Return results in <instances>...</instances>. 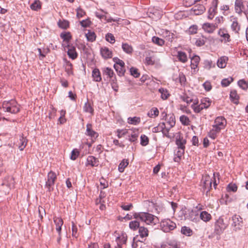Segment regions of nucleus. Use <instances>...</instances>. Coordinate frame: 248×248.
Returning <instances> with one entry per match:
<instances>
[{
  "label": "nucleus",
  "mask_w": 248,
  "mask_h": 248,
  "mask_svg": "<svg viewBox=\"0 0 248 248\" xmlns=\"http://www.w3.org/2000/svg\"><path fill=\"white\" fill-rule=\"evenodd\" d=\"M227 125V120L223 116L217 117L214 120L212 128L208 132V136L215 140L220 131L225 129Z\"/></svg>",
  "instance_id": "obj_1"
},
{
  "label": "nucleus",
  "mask_w": 248,
  "mask_h": 248,
  "mask_svg": "<svg viewBox=\"0 0 248 248\" xmlns=\"http://www.w3.org/2000/svg\"><path fill=\"white\" fill-rule=\"evenodd\" d=\"M133 216L134 218L136 219H139L147 225H155L159 221L157 217L148 213H135Z\"/></svg>",
  "instance_id": "obj_2"
},
{
  "label": "nucleus",
  "mask_w": 248,
  "mask_h": 248,
  "mask_svg": "<svg viewBox=\"0 0 248 248\" xmlns=\"http://www.w3.org/2000/svg\"><path fill=\"white\" fill-rule=\"evenodd\" d=\"M1 108L5 112L12 114H16L20 110V106L14 99L4 101L2 104Z\"/></svg>",
  "instance_id": "obj_3"
},
{
  "label": "nucleus",
  "mask_w": 248,
  "mask_h": 248,
  "mask_svg": "<svg viewBox=\"0 0 248 248\" xmlns=\"http://www.w3.org/2000/svg\"><path fill=\"white\" fill-rule=\"evenodd\" d=\"M235 10L238 14L244 13L248 20V2L236 0L235 2Z\"/></svg>",
  "instance_id": "obj_4"
},
{
  "label": "nucleus",
  "mask_w": 248,
  "mask_h": 248,
  "mask_svg": "<svg viewBox=\"0 0 248 248\" xmlns=\"http://www.w3.org/2000/svg\"><path fill=\"white\" fill-rule=\"evenodd\" d=\"M113 61L115 62L114 68L118 74L120 76H124L125 72V63L124 62L117 57L114 58Z\"/></svg>",
  "instance_id": "obj_5"
},
{
  "label": "nucleus",
  "mask_w": 248,
  "mask_h": 248,
  "mask_svg": "<svg viewBox=\"0 0 248 248\" xmlns=\"http://www.w3.org/2000/svg\"><path fill=\"white\" fill-rule=\"evenodd\" d=\"M56 180L57 175L56 173L53 171H49L47 174L45 185L46 187L48 189L49 191L53 190V186L54 185Z\"/></svg>",
  "instance_id": "obj_6"
},
{
  "label": "nucleus",
  "mask_w": 248,
  "mask_h": 248,
  "mask_svg": "<svg viewBox=\"0 0 248 248\" xmlns=\"http://www.w3.org/2000/svg\"><path fill=\"white\" fill-rule=\"evenodd\" d=\"M162 230L166 232L173 230L176 227V224L169 219H164L160 222Z\"/></svg>",
  "instance_id": "obj_7"
},
{
  "label": "nucleus",
  "mask_w": 248,
  "mask_h": 248,
  "mask_svg": "<svg viewBox=\"0 0 248 248\" xmlns=\"http://www.w3.org/2000/svg\"><path fill=\"white\" fill-rule=\"evenodd\" d=\"M217 34L220 37L221 42L226 44L231 41V38L227 29L225 28H220L217 31Z\"/></svg>",
  "instance_id": "obj_8"
},
{
  "label": "nucleus",
  "mask_w": 248,
  "mask_h": 248,
  "mask_svg": "<svg viewBox=\"0 0 248 248\" xmlns=\"http://www.w3.org/2000/svg\"><path fill=\"white\" fill-rule=\"evenodd\" d=\"M202 28L205 32L208 34H212L217 29V23L206 22L202 25Z\"/></svg>",
  "instance_id": "obj_9"
},
{
  "label": "nucleus",
  "mask_w": 248,
  "mask_h": 248,
  "mask_svg": "<svg viewBox=\"0 0 248 248\" xmlns=\"http://www.w3.org/2000/svg\"><path fill=\"white\" fill-rule=\"evenodd\" d=\"M85 134L90 137L93 142H94L98 137V133L93 130L92 125L91 124H87Z\"/></svg>",
  "instance_id": "obj_10"
},
{
  "label": "nucleus",
  "mask_w": 248,
  "mask_h": 248,
  "mask_svg": "<svg viewBox=\"0 0 248 248\" xmlns=\"http://www.w3.org/2000/svg\"><path fill=\"white\" fill-rule=\"evenodd\" d=\"M161 248H179L178 241L174 239H167L161 245Z\"/></svg>",
  "instance_id": "obj_11"
},
{
  "label": "nucleus",
  "mask_w": 248,
  "mask_h": 248,
  "mask_svg": "<svg viewBox=\"0 0 248 248\" xmlns=\"http://www.w3.org/2000/svg\"><path fill=\"white\" fill-rule=\"evenodd\" d=\"M232 225L233 226L235 230H239L242 226L243 220L239 215H235L232 217Z\"/></svg>",
  "instance_id": "obj_12"
},
{
  "label": "nucleus",
  "mask_w": 248,
  "mask_h": 248,
  "mask_svg": "<svg viewBox=\"0 0 248 248\" xmlns=\"http://www.w3.org/2000/svg\"><path fill=\"white\" fill-rule=\"evenodd\" d=\"M99 161L98 158L93 156L90 155L88 156L85 165L86 166H90L92 167H97L99 165Z\"/></svg>",
  "instance_id": "obj_13"
},
{
  "label": "nucleus",
  "mask_w": 248,
  "mask_h": 248,
  "mask_svg": "<svg viewBox=\"0 0 248 248\" xmlns=\"http://www.w3.org/2000/svg\"><path fill=\"white\" fill-rule=\"evenodd\" d=\"M117 246L115 248H123V245H125L127 241V235L126 234H122L116 239Z\"/></svg>",
  "instance_id": "obj_14"
},
{
  "label": "nucleus",
  "mask_w": 248,
  "mask_h": 248,
  "mask_svg": "<svg viewBox=\"0 0 248 248\" xmlns=\"http://www.w3.org/2000/svg\"><path fill=\"white\" fill-rule=\"evenodd\" d=\"M53 219L56 226V230L60 235L61 233L62 226L63 224V220L61 217L56 216H54Z\"/></svg>",
  "instance_id": "obj_15"
},
{
  "label": "nucleus",
  "mask_w": 248,
  "mask_h": 248,
  "mask_svg": "<svg viewBox=\"0 0 248 248\" xmlns=\"http://www.w3.org/2000/svg\"><path fill=\"white\" fill-rule=\"evenodd\" d=\"M129 137L128 140L131 142H135L138 139L139 137V131L136 128H132L129 130V133L127 134Z\"/></svg>",
  "instance_id": "obj_16"
},
{
  "label": "nucleus",
  "mask_w": 248,
  "mask_h": 248,
  "mask_svg": "<svg viewBox=\"0 0 248 248\" xmlns=\"http://www.w3.org/2000/svg\"><path fill=\"white\" fill-rule=\"evenodd\" d=\"M226 225L224 223L223 218H218L216 222L215 229L218 232H221L226 228Z\"/></svg>",
  "instance_id": "obj_17"
},
{
  "label": "nucleus",
  "mask_w": 248,
  "mask_h": 248,
  "mask_svg": "<svg viewBox=\"0 0 248 248\" xmlns=\"http://www.w3.org/2000/svg\"><path fill=\"white\" fill-rule=\"evenodd\" d=\"M67 47H68L67 55L72 60L76 59L78 57V53L76 51L75 47L72 46H70L68 44H67Z\"/></svg>",
  "instance_id": "obj_18"
},
{
  "label": "nucleus",
  "mask_w": 248,
  "mask_h": 248,
  "mask_svg": "<svg viewBox=\"0 0 248 248\" xmlns=\"http://www.w3.org/2000/svg\"><path fill=\"white\" fill-rule=\"evenodd\" d=\"M100 53L102 57L105 59L111 58L112 56V51L106 46L101 48Z\"/></svg>",
  "instance_id": "obj_19"
},
{
  "label": "nucleus",
  "mask_w": 248,
  "mask_h": 248,
  "mask_svg": "<svg viewBox=\"0 0 248 248\" xmlns=\"http://www.w3.org/2000/svg\"><path fill=\"white\" fill-rule=\"evenodd\" d=\"M185 153V150L181 148L180 149H176L174 152V156L173 160L176 162H179L183 155Z\"/></svg>",
  "instance_id": "obj_20"
},
{
  "label": "nucleus",
  "mask_w": 248,
  "mask_h": 248,
  "mask_svg": "<svg viewBox=\"0 0 248 248\" xmlns=\"http://www.w3.org/2000/svg\"><path fill=\"white\" fill-rule=\"evenodd\" d=\"M200 61L199 56L195 55L191 59V67L194 70V72H196L198 70V67Z\"/></svg>",
  "instance_id": "obj_21"
},
{
  "label": "nucleus",
  "mask_w": 248,
  "mask_h": 248,
  "mask_svg": "<svg viewBox=\"0 0 248 248\" xmlns=\"http://www.w3.org/2000/svg\"><path fill=\"white\" fill-rule=\"evenodd\" d=\"M203 186L205 189H209L211 187L212 180L209 175L205 176L202 181Z\"/></svg>",
  "instance_id": "obj_22"
},
{
  "label": "nucleus",
  "mask_w": 248,
  "mask_h": 248,
  "mask_svg": "<svg viewBox=\"0 0 248 248\" xmlns=\"http://www.w3.org/2000/svg\"><path fill=\"white\" fill-rule=\"evenodd\" d=\"M83 109L85 112L90 113L91 116L93 115L94 109L93 108L92 104L91 102L87 101L86 103H85L83 106Z\"/></svg>",
  "instance_id": "obj_23"
},
{
  "label": "nucleus",
  "mask_w": 248,
  "mask_h": 248,
  "mask_svg": "<svg viewBox=\"0 0 248 248\" xmlns=\"http://www.w3.org/2000/svg\"><path fill=\"white\" fill-rule=\"evenodd\" d=\"M149 230L144 226H140L139 229V233L142 239L145 240L149 235Z\"/></svg>",
  "instance_id": "obj_24"
},
{
  "label": "nucleus",
  "mask_w": 248,
  "mask_h": 248,
  "mask_svg": "<svg viewBox=\"0 0 248 248\" xmlns=\"http://www.w3.org/2000/svg\"><path fill=\"white\" fill-rule=\"evenodd\" d=\"M205 7L202 5H195L192 8V11L196 15H199L202 14L205 11Z\"/></svg>",
  "instance_id": "obj_25"
},
{
  "label": "nucleus",
  "mask_w": 248,
  "mask_h": 248,
  "mask_svg": "<svg viewBox=\"0 0 248 248\" xmlns=\"http://www.w3.org/2000/svg\"><path fill=\"white\" fill-rule=\"evenodd\" d=\"M186 140L183 138V137L181 136H179L177 138L176 140V144L177 146V149H180L181 148L183 149H185V145L186 144Z\"/></svg>",
  "instance_id": "obj_26"
},
{
  "label": "nucleus",
  "mask_w": 248,
  "mask_h": 248,
  "mask_svg": "<svg viewBox=\"0 0 248 248\" xmlns=\"http://www.w3.org/2000/svg\"><path fill=\"white\" fill-rule=\"evenodd\" d=\"M228 58L226 56L221 57L217 62V65L220 68H224L226 66Z\"/></svg>",
  "instance_id": "obj_27"
},
{
  "label": "nucleus",
  "mask_w": 248,
  "mask_h": 248,
  "mask_svg": "<svg viewBox=\"0 0 248 248\" xmlns=\"http://www.w3.org/2000/svg\"><path fill=\"white\" fill-rule=\"evenodd\" d=\"M92 77L93 80L96 82H100L102 80L101 73L97 68L94 69L92 71Z\"/></svg>",
  "instance_id": "obj_28"
},
{
  "label": "nucleus",
  "mask_w": 248,
  "mask_h": 248,
  "mask_svg": "<svg viewBox=\"0 0 248 248\" xmlns=\"http://www.w3.org/2000/svg\"><path fill=\"white\" fill-rule=\"evenodd\" d=\"M200 217L202 221L205 222L209 221L212 219L211 214L205 211L201 212Z\"/></svg>",
  "instance_id": "obj_29"
},
{
  "label": "nucleus",
  "mask_w": 248,
  "mask_h": 248,
  "mask_svg": "<svg viewBox=\"0 0 248 248\" xmlns=\"http://www.w3.org/2000/svg\"><path fill=\"white\" fill-rule=\"evenodd\" d=\"M176 57L179 61L182 63H186L188 60L186 54L181 51H178Z\"/></svg>",
  "instance_id": "obj_30"
},
{
  "label": "nucleus",
  "mask_w": 248,
  "mask_h": 248,
  "mask_svg": "<svg viewBox=\"0 0 248 248\" xmlns=\"http://www.w3.org/2000/svg\"><path fill=\"white\" fill-rule=\"evenodd\" d=\"M122 48L128 54H132L134 50L132 46L127 43H122Z\"/></svg>",
  "instance_id": "obj_31"
},
{
  "label": "nucleus",
  "mask_w": 248,
  "mask_h": 248,
  "mask_svg": "<svg viewBox=\"0 0 248 248\" xmlns=\"http://www.w3.org/2000/svg\"><path fill=\"white\" fill-rule=\"evenodd\" d=\"M102 70L103 75L107 76L110 79H112L115 75L113 70L109 67H104Z\"/></svg>",
  "instance_id": "obj_32"
},
{
  "label": "nucleus",
  "mask_w": 248,
  "mask_h": 248,
  "mask_svg": "<svg viewBox=\"0 0 248 248\" xmlns=\"http://www.w3.org/2000/svg\"><path fill=\"white\" fill-rule=\"evenodd\" d=\"M230 97L232 102L237 104L238 103L239 96L236 90H232L230 92Z\"/></svg>",
  "instance_id": "obj_33"
},
{
  "label": "nucleus",
  "mask_w": 248,
  "mask_h": 248,
  "mask_svg": "<svg viewBox=\"0 0 248 248\" xmlns=\"http://www.w3.org/2000/svg\"><path fill=\"white\" fill-rule=\"evenodd\" d=\"M156 61L154 55H149L147 56L145 59L144 63L146 65H154L156 62Z\"/></svg>",
  "instance_id": "obj_34"
},
{
  "label": "nucleus",
  "mask_w": 248,
  "mask_h": 248,
  "mask_svg": "<svg viewBox=\"0 0 248 248\" xmlns=\"http://www.w3.org/2000/svg\"><path fill=\"white\" fill-rule=\"evenodd\" d=\"M201 103L200 104H198V101H195L191 107L195 113H199L204 109Z\"/></svg>",
  "instance_id": "obj_35"
},
{
  "label": "nucleus",
  "mask_w": 248,
  "mask_h": 248,
  "mask_svg": "<svg viewBox=\"0 0 248 248\" xmlns=\"http://www.w3.org/2000/svg\"><path fill=\"white\" fill-rule=\"evenodd\" d=\"M159 110L155 107L152 108L147 113V115L152 118H155L158 116Z\"/></svg>",
  "instance_id": "obj_36"
},
{
  "label": "nucleus",
  "mask_w": 248,
  "mask_h": 248,
  "mask_svg": "<svg viewBox=\"0 0 248 248\" xmlns=\"http://www.w3.org/2000/svg\"><path fill=\"white\" fill-rule=\"evenodd\" d=\"M233 20L232 21L231 25V29L232 31H234L235 33H238L240 29V26L236 19L233 18Z\"/></svg>",
  "instance_id": "obj_37"
},
{
  "label": "nucleus",
  "mask_w": 248,
  "mask_h": 248,
  "mask_svg": "<svg viewBox=\"0 0 248 248\" xmlns=\"http://www.w3.org/2000/svg\"><path fill=\"white\" fill-rule=\"evenodd\" d=\"M140 118L139 117H129L127 119V123L133 125H137L140 123Z\"/></svg>",
  "instance_id": "obj_38"
},
{
  "label": "nucleus",
  "mask_w": 248,
  "mask_h": 248,
  "mask_svg": "<svg viewBox=\"0 0 248 248\" xmlns=\"http://www.w3.org/2000/svg\"><path fill=\"white\" fill-rule=\"evenodd\" d=\"M129 161L128 159H124L119 164L118 170L120 172H123L125 168L128 166Z\"/></svg>",
  "instance_id": "obj_39"
},
{
  "label": "nucleus",
  "mask_w": 248,
  "mask_h": 248,
  "mask_svg": "<svg viewBox=\"0 0 248 248\" xmlns=\"http://www.w3.org/2000/svg\"><path fill=\"white\" fill-rule=\"evenodd\" d=\"M129 227L131 230L136 231L138 229H139L140 226V222L136 220L130 221L129 223Z\"/></svg>",
  "instance_id": "obj_40"
},
{
  "label": "nucleus",
  "mask_w": 248,
  "mask_h": 248,
  "mask_svg": "<svg viewBox=\"0 0 248 248\" xmlns=\"http://www.w3.org/2000/svg\"><path fill=\"white\" fill-rule=\"evenodd\" d=\"M27 143V140L26 138L21 136L19 139V142L18 143L19 149L20 150L22 151L25 148Z\"/></svg>",
  "instance_id": "obj_41"
},
{
  "label": "nucleus",
  "mask_w": 248,
  "mask_h": 248,
  "mask_svg": "<svg viewBox=\"0 0 248 248\" xmlns=\"http://www.w3.org/2000/svg\"><path fill=\"white\" fill-rule=\"evenodd\" d=\"M86 37L88 41L90 42H93L96 39V35L95 33L91 31H88V32L86 33Z\"/></svg>",
  "instance_id": "obj_42"
},
{
  "label": "nucleus",
  "mask_w": 248,
  "mask_h": 248,
  "mask_svg": "<svg viewBox=\"0 0 248 248\" xmlns=\"http://www.w3.org/2000/svg\"><path fill=\"white\" fill-rule=\"evenodd\" d=\"M63 41L68 44L72 38V36L70 32L62 33L60 35Z\"/></svg>",
  "instance_id": "obj_43"
},
{
  "label": "nucleus",
  "mask_w": 248,
  "mask_h": 248,
  "mask_svg": "<svg viewBox=\"0 0 248 248\" xmlns=\"http://www.w3.org/2000/svg\"><path fill=\"white\" fill-rule=\"evenodd\" d=\"M159 93L161 94V97L163 100H166L169 96L170 94L167 89L160 88L158 90Z\"/></svg>",
  "instance_id": "obj_44"
},
{
  "label": "nucleus",
  "mask_w": 248,
  "mask_h": 248,
  "mask_svg": "<svg viewBox=\"0 0 248 248\" xmlns=\"http://www.w3.org/2000/svg\"><path fill=\"white\" fill-rule=\"evenodd\" d=\"M217 9L215 7H211L208 10V19L211 20L215 16V15L217 13Z\"/></svg>",
  "instance_id": "obj_45"
},
{
  "label": "nucleus",
  "mask_w": 248,
  "mask_h": 248,
  "mask_svg": "<svg viewBox=\"0 0 248 248\" xmlns=\"http://www.w3.org/2000/svg\"><path fill=\"white\" fill-rule=\"evenodd\" d=\"M65 69L68 75L70 76L73 74V65L70 62H66Z\"/></svg>",
  "instance_id": "obj_46"
},
{
  "label": "nucleus",
  "mask_w": 248,
  "mask_h": 248,
  "mask_svg": "<svg viewBox=\"0 0 248 248\" xmlns=\"http://www.w3.org/2000/svg\"><path fill=\"white\" fill-rule=\"evenodd\" d=\"M31 8L35 11H37L41 8V3L39 0H35L31 5Z\"/></svg>",
  "instance_id": "obj_47"
},
{
  "label": "nucleus",
  "mask_w": 248,
  "mask_h": 248,
  "mask_svg": "<svg viewBox=\"0 0 248 248\" xmlns=\"http://www.w3.org/2000/svg\"><path fill=\"white\" fill-rule=\"evenodd\" d=\"M201 103L203 108H207L211 105V102L208 98H204L201 100Z\"/></svg>",
  "instance_id": "obj_48"
},
{
  "label": "nucleus",
  "mask_w": 248,
  "mask_h": 248,
  "mask_svg": "<svg viewBox=\"0 0 248 248\" xmlns=\"http://www.w3.org/2000/svg\"><path fill=\"white\" fill-rule=\"evenodd\" d=\"M238 85L244 90H247L248 89V82L244 79H241L238 81Z\"/></svg>",
  "instance_id": "obj_49"
},
{
  "label": "nucleus",
  "mask_w": 248,
  "mask_h": 248,
  "mask_svg": "<svg viewBox=\"0 0 248 248\" xmlns=\"http://www.w3.org/2000/svg\"><path fill=\"white\" fill-rule=\"evenodd\" d=\"M152 41L154 42V43L159 46H162L165 43V41L163 39L156 36H154L152 38Z\"/></svg>",
  "instance_id": "obj_50"
},
{
  "label": "nucleus",
  "mask_w": 248,
  "mask_h": 248,
  "mask_svg": "<svg viewBox=\"0 0 248 248\" xmlns=\"http://www.w3.org/2000/svg\"><path fill=\"white\" fill-rule=\"evenodd\" d=\"M233 79L232 77H229L227 78L223 79L221 82L222 86L227 87L229 86L232 81Z\"/></svg>",
  "instance_id": "obj_51"
},
{
  "label": "nucleus",
  "mask_w": 248,
  "mask_h": 248,
  "mask_svg": "<svg viewBox=\"0 0 248 248\" xmlns=\"http://www.w3.org/2000/svg\"><path fill=\"white\" fill-rule=\"evenodd\" d=\"M165 124L164 123H161L158 124L157 126H155L153 128V132L154 133H157L159 132H162L164 128H165Z\"/></svg>",
  "instance_id": "obj_52"
},
{
  "label": "nucleus",
  "mask_w": 248,
  "mask_h": 248,
  "mask_svg": "<svg viewBox=\"0 0 248 248\" xmlns=\"http://www.w3.org/2000/svg\"><path fill=\"white\" fill-rule=\"evenodd\" d=\"M180 121L181 123L185 125H189L190 124V121L188 117L185 115H182L180 117Z\"/></svg>",
  "instance_id": "obj_53"
},
{
  "label": "nucleus",
  "mask_w": 248,
  "mask_h": 248,
  "mask_svg": "<svg viewBox=\"0 0 248 248\" xmlns=\"http://www.w3.org/2000/svg\"><path fill=\"white\" fill-rule=\"evenodd\" d=\"M181 232L183 234L187 236H191L192 234V231L187 227H183L181 229Z\"/></svg>",
  "instance_id": "obj_54"
},
{
  "label": "nucleus",
  "mask_w": 248,
  "mask_h": 248,
  "mask_svg": "<svg viewBox=\"0 0 248 248\" xmlns=\"http://www.w3.org/2000/svg\"><path fill=\"white\" fill-rule=\"evenodd\" d=\"M149 141V138L145 135H141L140 136V144L143 146H145L148 144Z\"/></svg>",
  "instance_id": "obj_55"
},
{
  "label": "nucleus",
  "mask_w": 248,
  "mask_h": 248,
  "mask_svg": "<svg viewBox=\"0 0 248 248\" xmlns=\"http://www.w3.org/2000/svg\"><path fill=\"white\" fill-rule=\"evenodd\" d=\"M130 72L131 75L136 78H139L140 76L139 69L135 67H131L130 69Z\"/></svg>",
  "instance_id": "obj_56"
},
{
  "label": "nucleus",
  "mask_w": 248,
  "mask_h": 248,
  "mask_svg": "<svg viewBox=\"0 0 248 248\" xmlns=\"http://www.w3.org/2000/svg\"><path fill=\"white\" fill-rule=\"evenodd\" d=\"M129 133L128 129H118L117 130V136L119 138H121Z\"/></svg>",
  "instance_id": "obj_57"
},
{
  "label": "nucleus",
  "mask_w": 248,
  "mask_h": 248,
  "mask_svg": "<svg viewBox=\"0 0 248 248\" xmlns=\"http://www.w3.org/2000/svg\"><path fill=\"white\" fill-rule=\"evenodd\" d=\"M65 110L62 109L60 111L61 116L59 119V122L61 124H63L66 122V119L65 118Z\"/></svg>",
  "instance_id": "obj_58"
},
{
  "label": "nucleus",
  "mask_w": 248,
  "mask_h": 248,
  "mask_svg": "<svg viewBox=\"0 0 248 248\" xmlns=\"http://www.w3.org/2000/svg\"><path fill=\"white\" fill-rule=\"evenodd\" d=\"M198 26L196 25L191 26L187 31V32L189 34H195L197 33Z\"/></svg>",
  "instance_id": "obj_59"
},
{
  "label": "nucleus",
  "mask_w": 248,
  "mask_h": 248,
  "mask_svg": "<svg viewBox=\"0 0 248 248\" xmlns=\"http://www.w3.org/2000/svg\"><path fill=\"white\" fill-rule=\"evenodd\" d=\"M215 67V64L213 63L211 61L206 60L204 62V68L206 70H210L212 67Z\"/></svg>",
  "instance_id": "obj_60"
},
{
  "label": "nucleus",
  "mask_w": 248,
  "mask_h": 248,
  "mask_svg": "<svg viewBox=\"0 0 248 248\" xmlns=\"http://www.w3.org/2000/svg\"><path fill=\"white\" fill-rule=\"evenodd\" d=\"M166 124L169 125L170 128L173 127L175 124V118L173 116L170 117L167 120Z\"/></svg>",
  "instance_id": "obj_61"
},
{
  "label": "nucleus",
  "mask_w": 248,
  "mask_h": 248,
  "mask_svg": "<svg viewBox=\"0 0 248 248\" xmlns=\"http://www.w3.org/2000/svg\"><path fill=\"white\" fill-rule=\"evenodd\" d=\"M227 188L228 191L235 192L237 190V186L235 184L230 183L228 185Z\"/></svg>",
  "instance_id": "obj_62"
},
{
  "label": "nucleus",
  "mask_w": 248,
  "mask_h": 248,
  "mask_svg": "<svg viewBox=\"0 0 248 248\" xmlns=\"http://www.w3.org/2000/svg\"><path fill=\"white\" fill-rule=\"evenodd\" d=\"M106 40L111 44H114L115 42V37L111 33H108L106 35Z\"/></svg>",
  "instance_id": "obj_63"
},
{
  "label": "nucleus",
  "mask_w": 248,
  "mask_h": 248,
  "mask_svg": "<svg viewBox=\"0 0 248 248\" xmlns=\"http://www.w3.org/2000/svg\"><path fill=\"white\" fill-rule=\"evenodd\" d=\"M79 155V151L77 149H75L72 151L70 158L73 160H75L78 158Z\"/></svg>",
  "instance_id": "obj_64"
}]
</instances>
